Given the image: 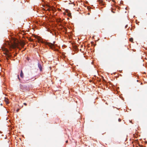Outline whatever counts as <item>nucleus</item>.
I'll return each mask as SVG.
<instances>
[{
	"label": "nucleus",
	"instance_id": "nucleus-11",
	"mask_svg": "<svg viewBox=\"0 0 147 147\" xmlns=\"http://www.w3.org/2000/svg\"><path fill=\"white\" fill-rule=\"evenodd\" d=\"M18 78L19 80L20 81V78H19V75H18Z\"/></svg>",
	"mask_w": 147,
	"mask_h": 147
},
{
	"label": "nucleus",
	"instance_id": "nucleus-9",
	"mask_svg": "<svg viewBox=\"0 0 147 147\" xmlns=\"http://www.w3.org/2000/svg\"><path fill=\"white\" fill-rule=\"evenodd\" d=\"M103 1L101 0H99V2L100 3L102 4L103 3Z\"/></svg>",
	"mask_w": 147,
	"mask_h": 147
},
{
	"label": "nucleus",
	"instance_id": "nucleus-20",
	"mask_svg": "<svg viewBox=\"0 0 147 147\" xmlns=\"http://www.w3.org/2000/svg\"><path fill=\"white\" fill-rule=\"evenodd\" d=\"M26 80H27V79H26Z\"/></svg>",
	"mask_w": 147,
	"mask_h": 147
},
{
	"label": "nucleus",
	"instance_id": "nucleus-2",
	"mask_svg": "<svg viewBox=\"0 0 147 147\" xmlns=\"http://www.w3.org/2000/svg\"><path fill=\"white\" fill-rule=\"evenodd\" d=\"M47 45H48L49 47H50V48L52 49H53L54 48V44L50 42H47Z\"/></svg>",
	"mask_w": 147,
	"mask_h": 147
},
{
	"label": "nucleus",
	"instance_id": "nucleus-12",
	"mask_svg": "<svg viewBox=\"0 0 147 147\" xmlns=\"http://www.w3.org/2000/svg\"><path fill=\"white\" fill-rule=\"evenodd\" d=\"M23 104L25 106H26L27 105V104L26 103H23Z\"/></svg>",
	"mask_w": 147,
	"mask_h": 147
},
{
	"label": "nucleus",
	"instance_id": "nucleus-16",
	"mask_svg": "<svg viewBox=\"0 0 147 147\" xmlns=\"http://www.w3.org/2000/svg\"><path fill=\"white\" fill-rule=\"evenodd\" d=\"M30 41H32V40L31 39V40H30Z\"/></svg>",
	"mask_w": 147,
	"mask_h": 147
},
{
	"label": "nucleus",
	"instance_id": "nucleus-7",
	"mask_svg": "<svg viewBox=\"0 0 147 147\" xmlns=\"http://www.w3.org/2000/svg\"><path fill=\"white\" fill-rule=\"evenodd\" d=\"M8 100L7 99H6V98H5V102L7 104H9V102L8 101Z\"/></svg>",
	"mask_w": 147,
	"mask_h": 147
},
{
	"label": "nucleus",
	"instance_id": "nucleus-19",
	"mask_svg": "<svg viewBox=\"0 0 147 147\" xmlns=\"http://www.w3.org/2000/svg\"><path fill=\"white\" fill-rule=\"evenodd\" d=\"M47 10H49V9H47Z\"/></svg>",
	"mask_w": 147,
	"mask_h": 147
},
{
	"label": "nucleus",
	"instance_id": "nucleus-14",
	"mask_svg": "<svg viewBox=\"0 0 147 147\" xmlns=\"http://www.w3.org/2000/svg\"><path fill=\"white\" fill-rule=\"evenodd\" d=\"M19 109H18L16 111L18 112L19 111Z\"/></svg>",
	"mask_w": 147,
	"mask_h": 147
},
{
	"label": "nucleus",
	"instance_id": "nucleus-4",
	"mask_svg": "<svg viewBox=\"0 0 147 147\" xmlns=\"http://www.w3.org/2000/svg\"><path fill=\"white\" fill-rule=\"evenodd\" d=\"M20 76V77L21 78H24V74H23V73L22 72V70H21V71Z\"/></svg>",
	"mask_w": 147,
	"mask_h": 147
},
{
	"label": "nucleus",
	"instance_id": "nucleus-10",
	"mask_svg": "<svg viewBox=\"0 0 147 147\" xmlns=\"http://www.w3.org/2000/svg\"><path fill=\"white\" fill-rule=\"evenodd\" d=\"M68 16L69 17H70L71 16V14L70 13H69L68 14Z\"/></svg>",
	"mask_w": 147,
	"mask_h": 147
},
{
	"label": "nucleus",
	"instance_id": "nucleus-6",
	"mask_svg": "<svg viewBox=\"0 0 147 147\" xmlns=\"http://www.w3.org/2000/svg\"><path fill=\"white\" fill-rule=\"evenodd\" d=\"M6 58L7 60H8V58L10 57H11V55L9 54H6Z\"/></svg>",
	"mask_w": 147,
	"mask_h": 147
},
{
	"label": "nucleus",
	"instance_id": "nucleus-13",
	"mask_svg": "<svg viewBox=\"0 0 147 147\" xmlns=\"http://www.w3.org/2000/svg\"><path fill=\"white\" fill-rule=\"evenodd\" d=\"M118 121L119 122H120L121 121V119H118Z\"/></svg>",
	"mask_w": 147,
	"mask_h": 147
},
{
	"label": "nucleus",
	"instance_id": "nucleus-5",
	"mask_svg": "<svg viewBox=\"0 0 147 147\" xmlns=\"http://www.w3.org/2000/svg\"><path fill=\"white\" fill-rule=\"evenodd\" d=\"M20 44L22 47H23L25 45L24 42H21Z\"/></svg>",
	"mask_w": 147,
	"mask_h": 147
},
{
	"label": "nucleus",
	"instance_id": "nucleus-1",
	"mask_svg": "<svg viewBox=\"0 0 147 147\" xmlns=\"http://www.w3.org/2000/svg\"><path fill=\"white\" fill-rule=\"evenodd\" d=\"M18 43L14 42V43L12 44L11 47L13 49H15L16 48H18Z\"/></svg>",
	"mask_w": 147,
	"mask_h": 147
},
{
	"label": "nucleus",
	"instance_id": "nucleus-8",
	"mask_svg": "<svg viewBox=\"0 0 147 147\" xmlns=\"http://www.w3.org/2000/svg\"><path fill=\"white\" fill-rule=\"evenodd\" d=\"M129 41L131 42H133V39L132 38H131L129 39Z\"/></svg>",
	"mask_w": 147,
	"mask_h": 147
},
{
	"label": "nucleus",
	"instance_id": "nucleus-15",
	"mask_svg": "<svg viewBox=\"0 0 147 147\" xmlns=\"http://www.w3.org/2000/svg\"><path fill=\"white\" fill-rule=\"evenodd\" d=\"M67 142H68V141H67V140L66 141V143H67Z\"/></svg>",
	"mask_w": 147,
	"mask_h": 147
},
{
	"label": "nucleus",
	"instance_id": "nucleus-17",
	"mask_svg": "<svg viewBox=\"0 0 147 147\" xmlns=\"http://www.w3.org/2000/svg\"><path fill=\"white\" fill-rule=\"evenodd\" d=\"M112 12H113V13H115L113 11H112Z\"/></svg>",
	"mask_w": 147,
	"mask_h": 147
},
{
	"label": "nucleus",
	"instance_id": "nucleus-3",
	"mask_svg": "<svg viewBox=\"0 0 147 147\" xmlns=\"http://www.w3.org/2000/svg\"><path fill=\"white\" fill-rule=\"evenodd\" d=\"M38 66L40 71L42 70V67L41 64L39 63H38Z\"/></svg>",
	"mask_w": 147,
	"mask_h": 147
},
{
	"label": "nucleus",
	"instance_id": "nucleus-18",
	"mask_svg": "<svg viewBox=\"0 0 147 147\" xmlns=\"http://www.w3.org/2000/svg\"><path fill=\"white\" fill-rule=\"evenodd\" d=\"M61 20L60 19V20ZM59 22H61L60 20H59Z\"/></svg>",
	"mask_w": 147,
	"mask_h": 147
}]
</instances>
